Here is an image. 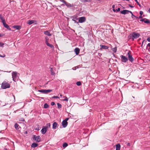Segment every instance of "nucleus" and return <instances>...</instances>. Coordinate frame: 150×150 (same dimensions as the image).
Returning <instances> with one entry per match:
<instances>
[{
  "mask_svg": "<svg viewBox=\"0 0 150 150\" xmlns=\"http://www.w3.org/2000/svg\"><path fill=\"white\" fill-rule=\"evenodd\" d=\"M18 74H19V73L16 71H13L12 73L13 80L15 82H16V80H18L19 78Z\"/></svg>",
  "mask_w": 150,
  "mask_h": 150,
  "instance_id": "1",
  "label": "nucleus"
},
{
  "mask_svg": "<svg viewBox=\"0 0 150 150\" xmlns=\"http://www.w3.org/2000/svg\"><path fill=\"white\" fill-rule=\"evenodd\" d=\"M10 87V85L6 81H4L1 84V87L2 88L5 89L9 88Z\"/></svg>",
  "mask_w": 150,
  "mask_h": 150,
  "instance_id": "2",
  "label": "nucleus"
},
{
  "mask_svg": "<svg viewBox=\"0 0 150 150\" xmlns=\"http://www.w3.org/2000/svg\"><path fill=\"white\" fill-rule=\"evenodd\" d=\"M130 35L131 38L133 40L134 38L136 39L139 38L140 36V34L135 32H133Z\"/></svg>",
  "mask_w": 150,
  "mask_h": 150,
  "instance_id": "3",
  "label": "nucleus"
},
{
  "mask_svg": "<svg viewBox=\"0 0 150 150\" xmlns=\"http://www.w3.org/2000/svg\"><path fill=\"white\" fill-rule=\"evenodd\" d=\"M128 57V60L131 62H132L134 60V59L132 57V55L131 54V51H129L127 54Z\"/></svg>",
  "mask_w": 150,
  "mask_h": 150,
  "instance_id": "4",
  "label": "nucleus"
},
{
  "mask_svg": "<svg viewBox=\"0 0 150 150\" xmlns=\"http://www.w3.org/2000/svg\"><path fill=\"white\" fill-rule=\"evenodd\" d=\"M52 91V89H41L38 90V91L39 92L42 93H47L50 92H51Z\"/></svg>",
  "mask_w": 150,
  "mask_h": 150,
  "instance_id": "5",
  "label": "nucleus"
},
{
  "mask_svg": "<svg viewBox=\"0 0 150 150\" xmlns=\"http://www.w3.org/2000/svg\"><path fill=\"white\" fill-rule=\"evenodd\" d=\"M120 57L121 58V61L122 62L126 63L128 61V59L123 55H121Z\"/></svg>",
  "mask_w": 150,
  "mask_h": 150,
  "instance_id": "6",
  "label": "nucleus"
},
{
  "mask_svg": "<svg viewBox=\"0 0 150 150\" xmlns=\"http://www.w3.org/2000/svg\"><path fill=\"white\" fill-rule=\"evenodd\" d=\"M33 139L34 141H36L37 142H39L40 141V138L39 136H36L35 135H33Z\"/></svg>",
  "mask_w": 150,
  "mask_h": 150,
  "instance_id": "7",
  "label": "nucleus"
},
{
  "mask_svg": "<svg viewBox=\"0 0 150 150\" xmlns=\"http://www.w3.org/2000/svg\"><path fill=\"white\" fill-rule=\"evenodd\" d=\"M86 18L84 17H79V22H77V23L79 22L80 23H83L86 21Z\"/></svg>",
  "mask_w": 150,
  "mask_h": 150,
  "instance_id": "8",
  "label": "nucleus"
},
{
  "mask_svg": "<svg viewBox=\"0 0 150 150\" xmlns=\"http://www.w3.org/2000/svg\"><path fill=\"white\" fill-rule=\"evenodd\" d=\"M48 129L47 126H43L41 132L42 134H45L47 130V129Z\"/></svg>",
  "mask_w": 150,
  "mask_h": 150,
  "instance_id": "9",
  "label": "nucleus"
},
{
  "mask_svg": "<svg viewBox=\"0 0 150 150\" xmlns=\"http://www.w3.org/2000/svg\"><path fill=\"white\" fill-rule=\"evenodd\" d=\"M71 18H72V20L74 22V23H77L76 20H78L77 18V16H71L70 17Z\"/></svg>",
  "mask_w": 150,
  "mask_h": 150,
  "instance_id": "10",
  "label": "nucleus"
},
{
  "mask_svg": "<svg viewBox=\"0 0 150 150\" xmlns=\"http://www.w3.org/2000/svg\"><path fill=\"white\" fill-rule=\"evenodd\" d=\"M62 2L64 3L65 5L67 6L68 7H73V5H71V4L67 2L66 1H62Z\"/></svg>",
  "mask_w": 150,
  "mask_h": 150,
  "instance_id": "11",
  "label": "nucleus"
},
{
  "mask_svg": "<svg viewBox=\"0 0 150 150\" xmlns=\"http://www.w3.org/2000/svg\"><path fill=\"white\" fill-rule=\"evenodd\" d=\"M100 49L101 50H102V49H108L109 48L107 46L102 45H100Z\"/></svg>",
  "mask_w": 150,
  "mask_h": 150,
  "instance_id": "12",
  "label": "nucleus"
},
{
  "mask_svg": "<svg viewBox=\"0 0 150 150\" xmlns=\"http://www.w3.org/2000/svg\"><path fill=\"white\" fill-rule=\"evenodd\" d=\"M62 125L63 127L64 128L66 127L68 125V122H66L64 120H63L62 122Z\"/></svg>",
  "mask_w": 150,
  "mask_h": 150,
  "instance_id": "13",
  "label": "nucleus"
},
{
  "mask_svg": "<svg viewBox=\"0 0 150 150\" xmlns=\"http://www.w3.org/2000/svg\"><path fill=\"white\" fill-rule=\"evenodd\" d=\"M58 124L56 122H54L53 124L52 128L53 129H56V128L58 127Z\"/></svg>",
  "mask_w": 150,
  "mask_h": 150,
  "instance_id": "14",
  "label": "nucleus"
},
{
  "mask_svg": "<svg viewBox=\"0 0 150 150\" xmlns=\"http://www.w3.org/2000/svg\"><path fill=\"white\" fill-rule=\"evenodd\" d=\"M50 71L51 74L52 75H54L55 74V73L53 70V67H52L51 66L50 67Z\"/></svg>",
  "mask_w": 150,
  "mask_h": 150,
  "instance_id": "15",
  "label": "nucleus"
},
{
  "mask_svg": "<svg viewBox=\"0 0 150 150\" xmlns=\"http://www.w3.org/2000/svg\"><path fill=\"white\" fill-rule=\"evenodd\" d=\"M128 12H129V10H124L122 11H121L120 13L122 14H125L128 13Z\"/></svg>",
  "mask_w": 150,
  "mask_h": 150,
  "instance_id": "16",
  "label": "nucleus"
},
{
  "mask_svg": "<svg viewBox=\"0 0 150 150\" xmlns=\"http://www.w3.org/2000/svg\"><path fill=\"white\" fill-rule=\"evenodd\" d=\"M13 28L17 30H20L21 28V26L20 25H15L13 26Z\"/></svg>",
  "mask_w": 150,
  "mask_h": 150,
  "instance_id": "17",
  "label": "nucleus"
},
{
  "mask_svg": "<svg viewBox=\"0 0 150 150\" xmlns=\"http://www.w3.org/2000/svg\"><path fill=\"white\" fill-rule=\"evenodd\" d=\"M74 52H75V53L76 55H78L79 53L80 52V49L79 48H76L74 49Z\"/></svg>",
  "mask_w": 150,
  "mask_h": 150,
  "instance_id": "18",
  "label": "nucleus"
},
{
  "mask_svg": "<svg viewBox=\"0 0 150 150\" xmlns=\"http://www.w3.org/2000/svg\"><path fill=\"white\" fill-rule=\"evenodd\" d=\"M3 25L5 28H6L8 30H11V28H10L9 26L7 24H6V23L4 24Z\"/></svg>",
  "mask_w": 150,
  "mask_h": 150,
  "instance_id": "19",
  "label": "nucleus"
},
{
  "mask_svg": "<svg viewBox=\"0 0 150 150\" xmlns=\"http://www.w3.org/2000/svg\"><path fill=\"white\" fill-rule=\"evenodd\" d=\"M44 33L45 34L48 36H51L52 35L47 30L45 31Z\"/></svg>",
  "mask_w": 150,
  "mask_h": 150,
  "instance_id": "20",
  "label": "nucleus"
},
{
  "mask_svg": "<svg viewBox=\"0 0 150 150\" xmlns=\"http://www.w3.org/2000/svg\"><path fill=\"white\" fill-rule=\"evenodd\" d=\"M116 150H120V145L119 144H117L116 145Z\"/></svg>",
  "mask_w": 150,
  "mask_h": 150,
  "instance_id": "21",
  "label": "nucleus"
},
{
  "mask_svg": "<svg viewBox=\"0 0 150 150\" xmlns=\"http://www.w3.org/2000/svg\"><path fill=\"white\" fill-rule=\"evenodd\" d=\"M38 146V144L36 143H33L31 145V147L33 148H35Z\"/></svg>",
  "mask_w": 150,
  "mask_h": 150,
  "instance_id": "22",
  "label": "nucleus"
},
{
  "mask_svg": "<svg viewBox=\"0 0 150 150\" xmlns=\"http://www.w3.org/2000/svg\"><path fill=\"white\" fill-rule=\"evenodd\" d=\"M35 21H36L35 20H29L28 23L30 25L33 23Z\"/></svg>",
  "mask_w": 150,
  "mask_h": 150,
  "instance_id": "23",
  "label": "nucleus"
},
{
  "mask_svg": "<svg viewBox=\"0 0 150 150\" xmlns=\"http://www.w3.org/2000/svg\"><path fill=\"white\" fill-rule=\"evenodd\" d=\"M14 127L16 129L18 130L19 129V125L17 123H16V124H15V125H14Z\"/></svg>",
  "mask_w": 150,
  "mask_h": 150,
  "instance_id": "24",
  "label": "nucleus"
},
{
  "mask_svg": "<svg viewBox=\"0 0 150 150\" xmlns=\"http://www.w3.org/2000/svg\"><path fill=\"white\" fill-rule=\"evenodd\" d=\"M46 45L47 46L50 47L51 48H54V46L50 44L49 43L47 44Z\"/></svg>",
  "mask_w": 150,
  "mask_h": 150,
  "instance_id": "25",
  "label": "nucleus"
},
{
  "mask_svg": "<svg viewBox=\"0 0 150 150\" xmlns=\"http://www.w3.org/2000/svg\"><path fill=\"white\" fill-rule=\"evenodd\" d=\"M144 22L145 23L147 24L149 23H150V21L146 18L144 20Z\"/></svg>",
  "mask_w": 150,
  "mask_h": 150,
  "instance_id": "26",
  "label": "nucleus"
},
{
  "mask_svg": "<svg viewBox=\"0 0 150 150\" xmlns=\"http://www.w3.org/2000/svg\"><path fill=\"white\" fill-rule=\"evenodd\" d=\"M81 2L83 3H86V2H90L91 0H80Z\"/></svg>",
  "mask_w": 150,
  "mask_h": 150,
  "instance_id": "27",
  "label": "nucleus"
},
{
  "mask_svg": "<svg viewBox=\"0 0 150 150\" xmlns=\"http://www.w3.org/2000/svg\"><path fill=\"white\" fill-rule=\"evenodd\" d=\"M45 42L46 44L48 43V41L49 40V38L47 37H45Z\"/></svg>",
  "mask_w": 150,
  "mask_h": 150,
  "instance_id": "28",
  "label": "nucleus"
},
{
  "mask_svg": "<svg viewBox=\"0 0 150 150\" xmlns=\"http://www.w3.org/2000/svg\"><path fill=\"white\" fill-rule=\"evenodd\" d=\"M68 146V144L66 143H63V147L64 148H65Z\"/></svg>",
  "mask_w": 150,
  "mask_h": 150,
  "instance_id": "29",
  "label": "nucleus"
},
{
  "mask_svg": "<svg viewBox=\"0 0 150 150\" xmlns=\"http://www.w3.org/2000/svg\"><path fill=\"white\" fill-rule=\"evenodd\" d=\"M48 107L49 105L47 103H45L44 105V108H48Z\"/></svg>",
  "mask_w": 150,
  "mask_h": 150,
  "instance_id": "30",
  "label": "nucleus"
},
{
  "mask_svg": "<svg viewBox=\"0 0 150 150\" xmlns=\"http://www.w3.org/2000/svg\"><path fill=\"white\" fill-rule=\"evenodd\" d=\"M57 108L59 109H60L62 108V105L59 103H57Z\"/></svg>",
  "mask_w": 150,
  "mask_h": 150,
  "instance_id": "31",
  "label": "nucleus"
},
{
  "mask_svg": "<svg viewBox=\"0 0 150 150\" xmlns=\"http://www.w3.org/2000/svg\"><path fill=\"white\" fill-rule=\"evenodd\" d=\"M112 50L114 53H115L117 51V47H115L113 48Z\"/></svg>",
  "mask_w": 150,
  "mask_h": 150,
  "instance_id": "32",
  "label": "nucleus"
},
{
  "mask_svg": "<svg viewBox=\"0 0 150 150\" xmlns=\"http://www.w3.org/2000/svg\"><path fill=\"white\" fill-rule=\"evenodd\" d=\"M76 84L78 86H80L81 85V83L80 81H77L76 83Z\"/></svg>",
  "mask_w": 150,
  "mask_h": 150,
  "instance_id": "33",
  "label": "nucleus"
},
{
  "mask_svg": "<svg viewBox=\"0 0 150 150\" xmlns=\"http://www.w3.org/2000/svg\"><path fill=\"white\" fill-rule=\"evenodd\" d=\"M0 19L1 21L4 19L2 15L1 14H0Z\"/></svg>",
  "mask_w": 150,
  "mask_h": 150,
  "instance_id": "34",
  "label": "nucleus"
},
{
  "mask_svg": "<svg viewBox=\"0 0 150 150\" xmlns=\"http://www.w3.org/2000/svg\"><path fill=\"white\" fill-rule=\"evenodd\" d=\"M62 100L63 101H68V98L67 97H66V98L65 99H64Z\"/></svg>",
  "mask_w": 150,
  "mask_h": 150,
  "instance_id": "35",
  "label": "nucleus"
},
{
  "mask_svg": "<svg viewBox=\"0 0 150 150\" xmlns=\"http://www.w3.org/2000/svg\"><path fill=\"white\" fill-rule=\"evenodd\" d=\"M1 22L2 23L3 25L6 23L5 19L1 20Z\"/></svg>",
  "mask_w": 150,
  "mask_h": 150,
  "instance_id": "36",
  "label": "nucleus"
},
{
  "mask_svg": "<svg viewBox=\"0 0 150 150\" xmlns=\"http://www.w3.org/2000/svg\"><path fill=\"white\" fill-rule=\"evenodd\" d=\"M46 126H47L48 127H48H50V123H47L46 124Z\"/></svg>",
  "mask_w": 150,
  "mask_h": 150,
  "instance_id": "37",
  "label": "nucleus"
},
{
  "mask_svg": "<svg viewBox=\"0 0 150 150\" xmlns=\"http://www.w3.org/2000/svg\"><path fill=\"white\" fill-rule=\"evenodd\" d=\"M4 45V44L1 42H0V47H2Z\"/></svg>",
  "mask_w": 150,
  "mask_h": 150,
  "instance_id": "38",
  "label": "nucleus"
},
{
  "mask_svg": "<svg viewBox=\"0 0 150 150\" xmlns=\"http://www.w3.org/2000/svg\"><path fill=\"white\" fill-rule=\"evenodd\" d=\"M41 128L40 127H38L35 129V130L37 131H39L40 129Z\"/></svg>",
  "mask_w": 150,
  "mask_h": 150,
  "instance_id": "39",
  "label": "nucleus"
},
{
  "mask_svg": "<svg viewBox=\"0 0 150 150\" xmlns=\"http://www.w3.org/2000/svg\"><path fill=\"white\" fill-rule=\"evenodd\" d=\"M132 17L133 18L134 17L136 18H138L137 16H135L133 14H132Z\"/></svg>",
  "mask_w": 150,
  "mask_h": 150,
  "instance_id": "40",
  "label": "nucleus"
},
{
  "mask_svg": "<svg viewBox=\"0 0 150 150\" xmlns=\"http://www.w3.org/2000/svg\"><path fill=\"white\" fill-rule=\"evenodd\" d=\"M5 56V54H3V55L0 54V57H4Z\"/></svg>",
  "mask_w": 150,
  "mask_h": 150,
  "instance_id": "41",
  "label": "nucleus"
},
{
  "mask_svg": "<svg viewBox=\"0 0 150 150\" xmlns=\"http://www.w3.org/2000/svg\"><path fill=\"white\" fill-rule=\"evenodd\" d=\"M146 42V40H144L142 42V46L143 45V44H144V42Z\"/></svg>",
  "mask_w": 150,
  "mask_h": 150,
  "instance_id": "42",
  "label": "nucleus"
},
{
  "mask_svg": "<svg viewBox=\"0 0 150 150\" xmlns=\"http://www.w3.org/2000/svg\"><path fill=\"white\" fill-rule=\"evenodd\" d=\"M139 14L140 15H142L143 14V12L142 11H140L139 12Z\"/></svg>",
  "mask_w": 150,
  "mask_h": 150,
  "instance_id": "43",
  "label": "nucleus"
},
{
  "mask_svg": "<svg viewBox=\"0 0 150 150\" xmlns=\"http://www.w3.org/2000/svg\"><path fill=\"white\" fill-rule=\"evenodd\" d=\"M55 105V103L54 102H52L51 103V105L52 106L54 105Z\"/></svg>",
  "mask_w": 150,
  "mask_h": 150,
  "instance_id": "44",
  "label": "nucleus"
},
{
  "mask_svg": "<svg viewBox=\"0 0 150 150\" xmlns=\"http://www.w3.org/2000/svg\"><path fill=\"white\" fill-rule=\"evenodd\" d=\"M120 8H117V9H116V11L117 12L120 11Z\"/></svg>",
  "mask_w": 150,
  "mask_h": 150,
  "instance_id": "45",
  "label": "nucleus"
},
{
  "mask_svg": "<svg viewBox=\"0 0 150 150\" xmlns=\"http://www.w3.org/2000/svg\"><path fill=\"white\" fill-rule=\"evenodd\" d=\"M145 19H146V18H143L142 19H141L140 20V21H143V22H144V20Z\"/></svg>",
  "mask_w": 150,
  "mask_h": 150,
  "instance_id": "46",
  "label": "nucleus"
},
{
  "mask_svg": "<svg viewBox=\"0 0 150 150\" xmlns=\"http://www.w3.org/2000/svg\"><path fill=\"white\" fill-rule=\"evenodd\" d=\"M131 8H134V6H132L130 4H129L128 5Z\"/></svg>",
  "mask_w": 150,
  "mask_h": 150,
  "instance_id": "47",
  "label": "nucleus"
},
{
  "mask_svg": "<svg viewBox=\"0 0 150 150\" xmlns=\"http://www.w3.org/2000/svg\"><path fill=\"white\" fill-rule=\"evenodd\" d=\"M131 8H134V6H132L130 4H129L128 5Z\"/></svg>",
  "mask_w": 150,
  "mask_h": 150,
  "instance_id": "48",
  "label": "nucleus"
},
{
  "mask_svg": "<svg viewBox=\"0 0 150 150\" xmlns=\"http://www.w3.org/2000/svg\"><path fill=\"white\" fill-rule=\"evenodd\" d=\"M52 98H59V97H58V96H53L52 97Z\"/></svg>",
  "mask_w": 150,
  "mask_h": 150,
  "instance_id": "49",
  "label": "nucleus"
},
{
  "mask_svg": "<svg viewBox=\"0 0 150 150\" xmlns=\"http://www.w3.org/2000/svg\"><path fill=\"white\" fill-rule=\"evenodd\" d=\"M147 40L149 42H150V37H148L147 39Z\"/></svg>",
  "mask_w": 150,
  "mask_h": 150,
  "instance_id": "50",
  "label": "nucleus"
},
{
  "mask_svg": "<svg viewBox=\"0 0 150 150\" xmlns=\"http://www.w3.org/2000/svg\"><path fill=\"white\" fill-rule=\"evenodd\" d=\"M69 118H67L66 119H65L64 120V121H65L66 122H67V121L69 120Z\"/></svg>",
  "mask_w": 150,
  "mask_h": 150,
  "instance_id": "51",
  "label": "nucleus"
},
{
  "mask_svg": "<svg viewBox=\"0 0 150 150\" xmlns=\"http://www.w3.org/2000/svg\"><path fill=\"white\" fill-rule=\"evenodd\" d=\"M102 54L101 53H98V55L100 57L102 55Z\"/></svg>",
  "mask_w": 150,
  "mask_h": 150,
  "instance_id": "52",
  "label": "nucleus"
},
{
  "mask_svg": "<svg viewBox=\"0 0 150 150\" xmlns=\"http://www.w3.org/2000/svg\"><path fill=\"white\" fill-rule=\"evenodd\" d=\"M147 46L149 47V49H150V43H148L147 45Z\"/></svg>",
  "mask_w": 150,
  "mask_h": 150,
  "instance_id": "53",
  "label": "nucleus"
},
{
  "mask_svg": "<svg viewBox=\"0 0 150 150\" xmlns=\"http://www.w3.org/2000/svg\"><path fill=\"white\" fill-rule=\"evenodd\" d=\"M142 17H143L142 15H140L139 16V18H142Z\"/></svg>",
  "mask_w": 150,
  "mask_h": 150,
  "instance_id": "54",
  "label": "nucleus"
},
{
  "mask_svg": "<svg viewBox=\"0 0 150 150\" xmlns=\"http://www.w3.org/2000/svg\"><path fill=\"white\" fill-rule=\"evenodd\" d=\"M127 146H130V144L129 143H128L127 144Z\"/></svg>",
  "mask_w": 150,
  "mask_h": 150,
  "instance_id": "55",
  "label": "nucleus"
},
{
  "mask_svg": "<svg viewBox=\"0 0 150 150\" xmlns=\"http://www.w3.org/2000/svg\"><path fill=\"white\" fill-rule=\"evenodd\" d=\"M129 11V12H128V13H131L132 14H132H133V13L132 11Z\"/></svg>",
  "mask_w": 150,
  "mask_h": 150,
  "instance_id": "56",
  "label": "nucleus"
},
{
  "mask_svg": "<svg viewBox=\"0 0 150 150\" xmlns=\"http://www.w3.org/2000/svg\"><path fill=\"white\" fill-rule=\"evenodd\" d=\"M115 5H113L112 6V8H115Z\"/></svg>",
  "mask_w": 150,
  "mask_h": 150,
  "instance_id": "57",
  "label": "nucleus"
},
{
  "mask_svg": "<svg viewBox=\"0 0 150 150\" xmlns=\"http://www.w3.org/2000/svg\"><path fill=\"white\" fill-rule=\"evenodd\" d=\"M135 1L136 2V3L137 4L138 3V2L137 1V0H135Z\"/></svg>",
  "mask_w": 150,
  "mask_h": 150,
  "instance_id": "58",
  "label": "nucleus"
},
{
  "mask_svg": "<svg viewBox=\"0 0 150 150\" xmlns=\"http://www.w3.org/2000/svg\"><path fill=\"white\" fill-rule=\"evenodd\" d=\"M27 133H28L27 131H26L25 132L24 134H27Z\"/></svg>",
  "mask_w": 150,
  "mask_h": 150,
  "instance_id": "59",
  "label": "nucleus"
},
{
  "mask_svg": "<svg viewBox=\"0 0 150 150\" xmlns=\"http://www.w3.org/2000/svg\"><path fill=\"white\" fill-rule=\"evenodd\" d=\"M137 4L138 5H139L140 7V6H141V5L139 4V3H137Z\"/></svg>",
  "mask_w": 150,
  "mask_h": 150,
  "instance_id": "60",
  "label": "nucleus"
},
{
  "mask_svg": "<svg viewBox=\"0 0 150 150\" xmlns=\"http://www.w3.org/2000/svg\"><path fill=\"white\" fill-rule=\"evenodd\" d=\"M113 11L114 12H115V11H116V10H115V9H114V8H113Z\"/></svg>",
  "mask_w": 150,
  "mask_h": 150,
  "instance_id": "61",
  "label": "nucleus"
},
{
  "mask_svg": "<svg viewBox=\"0 0 150 150\" xmlns=\"http://www.w3.org/2000/svg\"><path fill=\"white\" fill-rule=\"evenodd\" d=\"M64 1V0H60V1L62 2V1Z\"/></svg>",
  "mask_w": 150,
  "mask_h": 150,
  "instance_id": "62",
  "label": "nucleus"
},
{
  "mask_svg": "<svg viewBox=\"0 0 150 150\" xmlns=\"http://www.w3.org/2000/svg\"><path fill=\"white\" fill-rule=\"evenodd\" d=\"M6 72H7L10 73V72H11V71H6Z\"/></svg>",
  "mask_w": 150,
  "mask_h": 150,
  "instance_id": "63",
  "label": "nucleus"
},
{
  "mask_svg": "<svg viewBox=\"0 0 150 150\" xmlns=\"http://www.w3.org/2000/svg\"><path fill=\"white\" fill-rule=\"evenodd\" d=\"M60 96H62V95L61 94V95H60Z\"/></svg>",
  "mask_w": 150,
  "mask_h": 150,
  "instance_id": "64",
  "label": "nucleus"
}]
</instances>
